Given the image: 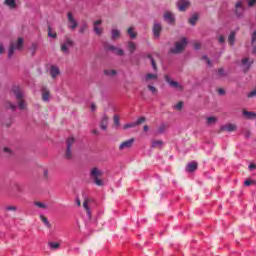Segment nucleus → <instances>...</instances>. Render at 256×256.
<instances>
[{"label":"nucleus","mask_w":256,"mask_h":256,"mask_svg":"<svg viewBox=\"0 0 256 256\" xmlns=\"http://www.w3.org/2000/svg\"><path fill=\"white\" fill-rule=\"evenodd\" d=\"M114 123L115 125H119V116L117 115L114 116Z\"/></svg>","instance_id":"61"},{"label":"nucleus","mask_w":256,"mask_h":256,"mask_svg":"<svg viewBox=\"0 0 256 256\" xmlns=\"http://www.w3.org/2000/svg\"><path fill=\"white\" fill-rule=\"evenodd\" d=\"M248 99H253V97H256V88L252 90L250 93L247 94Z\"/></svg>","instance_id":"50"},{"label":"nucleus","mask_w":256,"mask_h":256,"mask_svg":"<svg viewBox=\"0 0 256 256\" xmlns=\"http://www.w3.org/2000/svg\"><path fill=\"white\" fill-rule=\"evenodd\" d=\"M219 77H225V70L223 68L218 69Z\"/></svg>","instance_id":"53"},{"label":"nucleus","mask_w":256,"mask_h":256,"mask_svg":"<svg viewBox=\"0 0 256 256\" xmlns=\"http://www.w3.org/2000/svg\"><path fill=\"white\" fill-rule=\"evenodd\" d=\"M151 79L157 80L158 79L157 74H151V73L146 74L145 81H151Z\"/></svg>","instance_id":"37"},{"label":"nucleus","mask_w":256,"mask_h":256,"mask_svg":"<svg viewBox=\"0 0 256 256\" xmlns=\"http://www.w3.org/2000/svg\"><path fill=\"white\" fill-rule=\"evenodd\" d=\"M42 181H44V183H49V181H51V174H49V169L47 168L43 169Z\"/></svg>","instance_id":"16"},{"label":"nucleus","mask_w":256,"mask_h":256,"mask_svg":"<svg viewBox=\"0 0 256 256\" xmlns=\"http://www.w3.org/2000/svg\"><path fill=\"white\" fill-rule=\"evenodd\" d=\"M233 13L237 19L243 18L245 15V5L243 4L242 0H238L235 3Z\"/></svg>","instance_id":"5"},{"label":"nucleus","mask_w":256,"mask_h":256,"mask_svg":"<svg viewBox=\"0 0 256 256\" xmlns=\"http://www.w3.org/2000/svg\"><path fill=\"white\" fill-rule=\"evenodd\" d=\"M236 33L235 31L230 32L229 36H228V43L229 45H231V47H233V45H235V37H236Z\"/></svg>","instance_id":"25"},{"label":"nucleus","mask_w":256,"mask_h":256,"mask_svg":"<svg viewBox=\"0 0 256 256\" xmlns=\"http://www.w3.org/2000/svg\"><path fill=\"white\" fill-rule=\"evenodd\" d=\"M91 109L92 111H97V105H95L94 103L91 104Z\"/></svg>","instance_id":"63"},{"label":"nucleus","mask_w":256,"mask_h":256,"mask_svg":"<svg viewBox=\"0 0 256 256\" xmlns=\"http://www.w3.org/2000/svg\"><path fill=\"white\" fill-rule=\"evenodd\" d=\"M106 51H112V53H115V55H118L119 57L125 55V52L123 49H119L113 45H106L105 46Z\"/></svg>","instance_id":"12"},{"label":"nucleus","mask_w":256,"mask_h":256,"mask_svg":"<svg viewBox=\"0 0 256 256\" xmlns=\"http://www.w3.org/2000/svg\"><path fill=\"white\" fill-rule=\"evenodd\" d=\"M187 38L183 37L181 40L174 43V47L170 48L169 53L171 55H179L185 51V47H187Z\"/></svg>","instance_id":"2"},{"label":"nucleus","mask_w":256,"mask_h":256,"mask_svg":"<svg viewBox=\"0 0 256 256\" xmlns=\"http://www.w3.org/2000/svg\"><path fill=\"white\" fill-rule=\"evenodd\" d=\"M127 35H129L130 39H136L137 38V32H135L134 27H129L127 29Z\"/></svg>","instance_id":"26"},{"label":"nucleus","mask_w":256,"mask_h":256,"mask_svg":"<svg viewBox=\"0 0 256 256\" xmlns=\"http://www.w3.org/2000/svg\"><path fill=\"white\" fill-rule=\"evenodd\" d=\"M6 211H17V207L16 206H7Z\"/></svg>","instance_id":"55"},{"label":"nucleus","mask_w":256,"mask_h":256,"mask_svg":"<svg viewBox=\"0 0 256 256\" xmlns=\"http://www.w3.org/2000/svg\"><path fill=\"white\" fill-rule=\"evenodd\" d=\"M145 121H147V119H146L145 117H140V118L136 121V126L145 123Z\"/></svg>","instance_id":"51"},{"label":"nucleus","mask_w":256,"mask_h":256,"mask_svg":"<svg viewBox=\"0 0 256 256\" xmlns=\"http://www.w3.org/2000/svg\"><path fill=\"white\" fill-rule=\"evenodd\" d=\"M107 125H109V117L107 115H104L100 122V127L101 129H103V131H106Z\"/></svg>","instance_id":"17"},{"label":"nucleus","mask_w":256,"mask_h":256,"mask_svg":"<svg viewBox=\"0 0 256 256\" xmlns=\"http://www.w3.org/2000/svg\"><path fill=\"white\" fill-rule=\"evenodd\" d=\"M85 31H87V23L83 24V25L79 28V30H78V32H79L81 35H83V33H85Z\"/></svg>","instance_id":"49"},{"label":"nucleus","mask_w":256,"mask_h":256,"mask_svg":"<svg viewBox=\"0 0 256 256\" xmlns=\"http://www.w3.org/2000/svg\"><path fill=\"white\" fill-rule=\"evenodd\" d=\"M90 177L93 179L95 185L98 187H103L104 183L103 180H101V177H103V171L97 167H93L90 170Z\"/></svg>","instance_id":"3"},{"label":"nucleus","mask_w":256,"mask_h":256,"mask_svg":"<svg viewBox=\"0 0 256 256\" xmlns=\"http://www.w3.org/2000/svg\"><path fill=\"white\" fill-rule=\"evenodd\" d=\"M133 127H137L136 122H131V123L125 124L123 128L124 129H133Z\"/></svg>","instance_id":"45"},{"label":"nucleus","mask_w":256,"mask_h":256,"mask_svg":"<svg viewBox=\"0 0 256 256\" xmlns=\"http://www.w3.org/2000/svg\"><path fill=\"white\" fill-rule=\"evenodd\" d=\"M35 207H38L39 209H47V205L43 202H34Z\"/></svg>","instance_id":"39"},{"label":"nucleus","mask_w":256,"mask_h":256,"mask_svg":"<svg viewBox=\"0 0 256 256\" xmlns=\"http://www.w3.org/2000/svg\"><path fill=\"white\" fill-rule=\"evenodd\" d=\"M174 109L176 111H181L183 109V101L178 102L175 106Z\"/></svg>","instance_id":"48"},{"label":"nucleus","mask_w":256,"mask_h":256,"mask_svg":"<svg viewBox=\"0 0 256 256\" xmlns=\"http://www.w3.org/2000/svg\"><path fill=\"white\" fill-rule=\"evenodd\" d=\"M5 109H11V111H15L17 109V105L13 104L11 101H6L4 103Z\"/></svg>","instance_id":"28"},{"label":"nucleus","mask_w":256,"mask_h":256,"mask_svg":"<svg viewBox=\"0 0 256 256\" xmlns=\"http://www.w3.org/2000/svg\"><path fill=\"white\" fill-rule=\"evenodd\" d=\"M242 114L246 119H256V113L247 111V110H242Z\"/></svg>","instance_id":"20"},{"label":"nucleus","mask_w":256,"mask_h":256,"mask_svg":"<svg viewBox=\"0 0 256 256\" xmlns=\"http://www.w3.org/2000/svg\"><path fill=\"white\" fill-rule=\"evenodd\" d=\"M253 63H255L254 59L243 58L241 61L240 67L242 68V71L244 73H247V71H249V69H251V65H253Z\"/></svg>","instance_id":"8"},{"label":"nucleus","mask_w":256,"mask_h":256,"mask_svg":"<svg viewBox=\"0 0 256 256\" xmlns=\"http://www.w3.org/2000/svg\"><path fill=\"white\" fill-rule=\"evenodd\" d=\"M48 37H51L52 39H57V33H53L51 31V26H48Z\"/></svg>","instance_id":"43"},{"label":"nucleus","mask_w":256,"mask_h":256,"mask_svg":"<svg viewBox=\"0 0 256 256\" xmlns=\"http://www.w3.org/2000/svg\"><path fill=\"white\" fill-rule=\"evenodd\" d=\"M189 7V1L187 0H180L178 2V9L179 11H185Z\"/></svg>","instance_id":"18"},{"label":"nucleus","mask_w":256,"mask_h":256,"mask_svg":"<svg viewBox=\"0 0 256 256\" xmlns=\"http://www.w3.org/2000/svg\"><path fill=\"white\" fill-rule=\"evenodd\" d=\"M89 199L85 198L84 202H83V207L89 217V219H91V209L89 208Z\"/></svg>","instance_id":"22"},{"label":"nucleus","mask_w":256,"mask_h":256,"mask_svg":"<svg viewBox=\"0 0 256 256\" xmlns=\"http://www.w3.org/2000/svg\"><path fill=\"white\" fill-rule=\"evenodd\" d=\"M147 87H148L149 91L152 93V95H157L158 90H157V88H155V86L148 85Z\"/></svg>","instance_id":"46"},{"label":"nucleus","mask_w":256,"mask_h":256,"mask_svg":"<svg viewBox=\"0 0 256 256\" xmlns=\"http://www.w3.org/2000/svg\"><path fill=\"white\" fill-rule=\"evenodd\" d=\"M51 97V92L46 87L42 88V101H45L46 103L49 102V99Z\"/></svg>","instance_id":"15"},{"label":"nucleus","mask_w":256,"mask_h":256,"mask_svg":"<svg viewBox=\"0 0 256 256\" xmlns=\"http://www.w3.org/2000/svg\"><path fill=\"white\" fill-rule=\"evenodd\" d=\"M202 59H203L204 61H206L207 65H208L209 67H211L212 63H211V59H209V57L203 56Z\"/></svg>","instance_id":"52"},{"label":"nucleus","mask_w":256,"mask_h":256,"mask_svg":"<svg viewBox=\"0 0 256 256\" xmlns=\"http://www.w3.org/2000/svg\"><path fill=\"white\" fill-rule=\"evenodd\" d=\"M29 51L31 55H35V52L37 51V44L33 43L31 47L29 48Z\"/></svg>","instance_id":"47"},{"label":"nucleus","mask_w":256,"mask_h":256,"mask_svg":"<svg viewBox=\"0 0 256 256\" xmlns=\"http://www.w3.org/2000/svg\"><path fill=\"white\" fill-rule=\"evenodd\" d=\"M194 49L199 50L201 49V42H194Z\"/></svg>","instance_id":"58"},{"label":"nucleus","mask_w":256,"mask_h":256,"mask_svg":"<svg viewBox=\"0 0 256 256\" xmlns=\"http://www.w3.org/2000/svg\"><path fill=\"white\" fill-rule=\"evenodd\" d=\"M242 135H244L246 139H249V137H251V130H249V128H244L242 130Z\"/></svg>","instance_id":"38"},{"label":"nucleus","mask_w":256,"mask_h":256,"mask_svg":"<svg viewBox=\"0 0 256 256\" xmlns=\"http://www.w3.org/2000/svg\"><path fill=\"white\" fill-rule=\"evenodd\" d=\"M219 43H225V36L220 35L218 38Z\"/></svg>","instance_id":"59"},{"label":"nucleus","mask_w":256,"mask_h":256,"mask_svg":"<svg viewBox=\"0 0 256 256\" xmlns=\"http://www.w3.org/2000/svg\"><path fill=\"white\" fill-rule=\"evenodd\" d=\"M135 49H137V44L135 42H128V51L130 53H135Z\"/></svg>","instance_id":"33"},{"label":"nucleus","mask_w":256,"mask_h":256,"mask_svg":"<svg viewBox=\"0 0 256 256\" xmlns=\"http://www.w3.org/2000/svg\"><path fill=\"white\" fill-rule=\"evenodd\" d=\"M23 49V38H18L17 42H12L8 50V59H11L15 54V50Z\"/></svg>","instance_id":"4"},{"label":"nucleus","mask_w":256,"mask_h":256,"mask_svg":"<svg viewBox=\"0 0 256 256\" xmlns=\"http://www.w3.org/2000/svg\"><path fill=\"white\" fill-rule=\"evenodd\" d=\"M167 129H169V124L167 123H162L158 129H157V134L158 135H162V133H165V131H167Z\"/></svg>","instance_id":"21"},{"label":"nucleus","mask_w":256,"mask_h":256,"mask_svg":"<svg viewBox=\"0 0 256 256\" xmlns=\"http://www.w3.org/2000/svg\"><path fill=\"white\" fill-rule=\"evenodd\" d=\"M12 91L18 103V108L20 111H25L27 109V102H25V99H23V90H21V87L19 86H14Z\"/></svg>","instance_id":"1"},{"label":"nucleus","mask_w":256,"mask_h":256,"mask_svg":"<svg viewBox=\"0 0 256 256\" xmlns=\"http://www.w3.org/2000/svg\"><path fill=\"white\" fill-rule=\"evenodd\" d=\"M163 31V25L161 23L155 22L152 26V33L155 39H159L161 37V33Z\"/></svg>","instance_id":"10"},{"label":"nucleus","mask_w":256,"mask_h":256,"mask_svg":"<svg viewBox=\"0 0 256 256\" xmlns=\"http://www.w3.org/2000/svg\"><path fill=\"white\" fill-rule=\"evenodd\" d=\"M151 147L152 149H161L163 147V140H153Z\"/></svg>","instance_id":"24"},{"label":"nucleus","mask_w":256,"mask_h":256,"mask_svg":"<svg viewBox=\"0 0 256 256\" xmlns=\"http://www.w3.org/2000/svg\"><path fill=\"white\" fill-rule=\"evenodd\" d=\"M4 4H6L7 7H10V9H15L17 7L15 0H5Z\"/></svg>","instance_id":"31"},{"label":"nucleus","mask_w":256,"mask_h":256,"mask_svg":"<svg viewBox=\"0 0 256 256\" xmlns=\"http://www.w3.org/2000/svg\"><path fill=\"white\" fill-rule=\"evenodd\" d=\"M218 93H219V95H225V89L219 88Z\"/></svg>","instance_id":"62"},{"label":"nucleus","mask_w":256,"mask_h":256,"mask_svg":"<svg viewBox=\"0 0 256 256\" xmlns=\"http://www.w3.org/2000/svg\"><path fill=\"white\" fill-rule=\"evenodd\" d=\"M233 131H237V125H235V124H226V125L220 127L219 133H225V132L233 133Z\"/></svg>","instance_id":"11"},{"label":"nucleus","mask_w":256,"mask_h":256,"mask_svg":"<svg viewBox=\"0 0 256 256\" xmlns=\"http://www.w3.org/2000/svg\"><path fill=\"white\" fill-rule=\"evenodd\" d=\"M67 19L68 29H70V31H75V29L79 27V22H77V19H75L72 12L67 13Z\"/></svg>","instance_id":"6"},{"label":"nucleus","mask_w":256,"mask_h":256,"mask_svg":"<svg viewBox=\"0 0 256 256\" xmlns=\"http://www.w3.org/2000/svg\"><path fill=\"white\" fill-rule=\"evenodd\" d=\"M215 123H217V118L216 117H208L207 118V124L208 125H213Z\"/></svg>","instance_id":"44"},{"label":"nucleus","mask_w":256,"mask_h":256,"mask_svg":"<svg viewBox=\"0 0 256 256\" xmlns=\"http://www.w3.org/2000/svg\"><path fill=\"white\" fill-rule=\"evenodd\" d=\"M104 74L108 75L109 77H113V76L117 75V71L116 70H104Z\"/></svg>","instance_id":"40"},{"label":"nucleus","mask_w":256,"mask_h":256,"mask_svg":"<svg viewBox=\"0 0 256 256\" xmlns=\"http://www.w3.org/2000/svg\"><path fill=\"white\" fill-rule=\"evenodd\" d=\"M3 151H4V153L7 154L8 157H9V155L12 154L11 149H9V148H7V147H4V148H3Z\"/></svg>","instance_id":"57"},{"label":"nucleus","mask_w":256,"mask_h":256,"mask_svg":"<svg viewBox=\"0 0 256 256\" xmlns=\"http://www.w3.org/2000/svg\"><path fill=\"white\" fill-rule=\"evenodd\" d=\"M40 219L47 227V229H51L52 225L49 223V220H47V217H45L44 215H40Z\"/></svg>","instance_id":"34"},{"label":"nucleus","mask_w":256,"mask_h":256,"mask_svg":"<svg viewBox=\"0 0 256 256\" xmlns=\"http://www.w3.org/2000/svg\"><path fill=\"white\" fill-rule=\"evenodd\" d=\"M197 162H192V163H189L187 166H186V171L188 173H193V171H196L197 169Z\"/></svg>","instance_id":"23"},{"label":"nucleus","mask_w":256,"mask_h":256,"mask_svg":"<svg viewBox=\"0 0 256 256\" xmlns=\"http://www.w3.org/2000/svg\"><path fill=\"white\" fill-rule=\"evenodd\" d=\"M164 19L169 23V25H175V16H173V13L171 12H165L164 13Z\"/></svg>","instance_id":"14"},{"label":"nucleus","mask_w":256,"mask_h":256,"mask_svg":"<svg viewBox=\"0 0 256 256\" xmlns=\"http://www.w3.org/2000/svg\"><path fill=\"white\" fill-rule=\"evenodd\" d=\"M198 20H199V16H197V14H194V15L188 20V23H190V25H195Z\"/></svg>","instance_id":"36"},{"label":"nucleus","mask_w":256,"mask_h":256,"mask_svg":"<svg viewBox=\"0 0 256 256\" xmlns=\"http://www.w3.org/2000/svg\"><path fill=\"white\" fill-rule=\"evenodd\" d=\"M101 23H103V20H96L93 22V27H99V25H101Z\"/></svg>","instance_id":"54"},{"label":"nucleus","mask_w":256,"mask_h":256,"mask_svg":"<svg viewBox=\"0 0 256 256\" xmlns=\"http://www.w3.org/2000/svg\"><path fill=\"white\" fill-rule=\"evenodd\" d=\"M12 188L14 189V191H17L18 193H21V191H23V186H21V184L17 182L12 183Z\"/></svg>","instance_id":"32"},{"label":"nucleus","mask_w":256,"mask_h":256,"mask_svg":"<svg viewBox=\"0 0 256 256\" xmlns=\"http://www.w3.org/2000/svg\"><path fill=\"white\" fill-rule=\"evenodd\" d=\"M248 169H250V171H251L252 169H256V165H255V164H250V165L248 166Z\"/></svg>","instance_id":"64"},{"label":"nucleus","mask_w":256,"mask_h":256,"mask_svg":"<svg viewBox=\"0 0 256 256\" xmlns=\"http://www.w3.org/2000/svg\"><path fill=\"white\" fill-rule=\"evenodd\" d=\"M93 29H94V33L96 35H103V28H101L99 26H95V27H93Z\"/></svg>","instance_id":"41"},{"label":"nucleus","mask_w":256,"mask_h":256,"mask_svg":"<svg viewBox=\"0 0 256 256\" xmlns=\"http://www.w3.org/2000/svg\"><path fill=\"white\" fill-rule=\"evenodd\" d=\"M60 73H61V71H59V68L57 66H51L50 75H51L52 79H56V77H58V75Z\"/></svg>","instance_id":"19"},{"label":"nucleus","mask_w":256,"mask_h":256,"mask_svg":"<svg viewBox=\"0 0 256 256\" xmlns=\"http://www.w3.org/2000/svg\"><path fill=\"white\" fill-rule=\"evenodd\" d=\"M73 145H75V138L70 136L68 137V139L66 140V147L73 149Z\"/></svg>","instance_id":"29"},{"label":"nucleus","mask_w":256,"mask_h":256,"mask_svg":"<svg viewBox=\"0 0 256 256\" xmlns=\"http://www.w3.org/2000/svg\"><path fill=\"white\" fill-rule=\"evenodd\" d=\"M65 159H73V148L66 147Z\"/></svg>","instance_id":"30"},{"label":"nucleus","mask_w":256,"mask_h":256,"mask_svg":"<svg viewBox=\"0 0 256 256\" xmlns=\"http://www.w3.org/2000/svg\"><path fill=\"white\" fill-rule=\"evenodd\" d=\"M133 143H135V138L126 140L119 145V150L123 151V149H131L133 147Z\"/></svg>","instance_id":"13"},{"label":"nucleus","mask_w":256,"mask_h":256,"mask_svg":"<svg viewBox=\"0 0 256 256\" xmlns=\"http://www.w3.org/2000/svg\"><path fill=\"white\" fill-rule=\"evenodd\" d=\"M244 185H245L246 187H249V185H253V181H251V180H246V181L244 182Z\"/></svg>","instance_id":"60"},{"label":"nucleus","mask_w":256,"mask_h":256,"mask_svg":"<svg viewBox=\"0 0 256 256\" xmlns=\"http://www.w3.org/2000/svg\"><path fill=\"white\" fill-rule=\"evenodd\" d=\"M164 79L166 81V83H168V85L170 87H173V89H178V91H183V86L181 84H179V82L171 79V77L169 75H164Z\"/></svg>","instance_id":"7"},{"label":"nucleus","mask_w":256,"mask_h":256,"mask_svg":"<svg viewBox=\"0 0 256 256\" xmlns=\"http://www.w3.org/2000/svg\"><path fill=\"white\" fill-rule=\"evenodd\" d=\"M256 0H248V7H255Z\"/></svg>","instance_id":"56"},{"label":"nucleus","mask_w":256,"mask_h":256,"mask_svg":"<svg viewBox=\"0 0 256 256\" xmlns=\"http://www.w3.org/2000/svg\"><path fill=\"white\" fill-rule=\"evenodd\" d=\"M48 245H49L50 249H59V247L61 246L57 242H49Z\"/></svg>","instance_id":"42"},{"label":"nucleus","mask_w":256,"mask_h":256,"mask_svg":"<svg viewBox=\"0 0 256 256\" xmlns=\"http://www.w3.org/2000/svg\"><path fill=\"white\" fill-rule=\"evenodd\" d=\"M119 37H121V31H119L117 29H112V31H111V39L113 41H115L116 39H119Z\"/></svg>","instance_id":"27"},{"label":"nucleus","mask_w":256,"mask_h":256,"mask_svg":"<svg viewBox=\"0 0 256 256\" xmlns=\"http://www.w3.org/2000/svg\"><path fill=\"white\" fill-rule=\"evenodd\" d=\"M147 59H150L154 71H157V63H155V59L153 58V56L151 54H148Z\"/></svg>","instance_id":"35"},{"label":"nucleus","mask_w":256,"mask_h":256,"mask_svg":"<svg viewBox=\"0 0 256 256\" xmlns=\"http://www.w3.org/2000/svg\"><path fill=\"white\" fill-rule=\"evenodd\" d=\"M73 40L69 37H65L64 42L62 43L60 50L62 53H67L69 54V47H73Z\"/></svg>","instance_id":"9"}]
</instances>
